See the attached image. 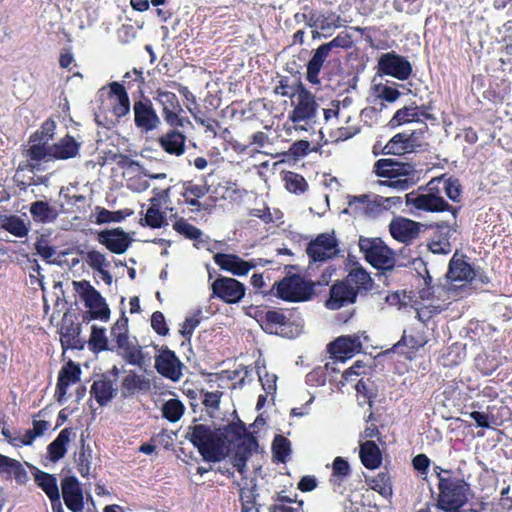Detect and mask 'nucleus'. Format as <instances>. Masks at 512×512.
Here are the masks:
<instances>
[{"instance_id": "nucleus-49", "label": "nucleus", "mask_w": 512, "mask_h": 512, "mask_svg": "<svg viewBox=\"0 0 512 512\" xmlns=\"http://www.w3.org/2000/svg\"><path fill=\"white\" fill-rule=\"evenodd\" d=\"M173 228L179 234L184 235L191 240H199L202 236V231L194 225L188 223L185 219L181 218L173 224Z\"/></svg>"}, {"instance_id": "nucleus-7", "label": "nucleus", "mask_w": 512, "mask_h": 512, "mask_svg": "<svg viewBox=\"0 0 512 512\" xmlns=\"http://www.w3.org/2000/svg\"><path fill=\"white\" fill-rule=\"evenodd\" d=\"M296 104L289 113L288 118L295 124V130H304L307 128L299 125L300 122H309L316 117L318 104L315 96L308 91L302 83L298 85V93L295 95Z\"/></svg>"}, {"instance_id": "nucleus-61", "label": "nucleus", "mask_w": 512, "mask_h": 512, "mask_svg": "<svg viewBox=\"0 0 512 512\" xmlns=\"http://www.w3.org/2000/svg\"><path fill=\"white\" fill-rule=\"evenodd\" d=\"M288 82L289 79L287 77L281 78L279 84L275 87V93L284 97H295V95L298 93V85L301 82L298 81L294 85H289Z\"/></svg>"}, {"instance_id": "nucleus-29", "label": "nucleus", "mask_w": 512, "mask_h": 512, "mask_svg": "<svg viewBox=\"0 0 512 512\" xmlns=\"http://www.w3.org/2000/svg\"><path fill=\"white\" fill-rule=\"evenodd\" d=\"M150 389V380L144 376L138 375L134 371H129L121 383V395L128 398L139 391Z\"/></svg>"}, {"instance_id": "nucleus-24", "label": "nucleus", "mask_w": 512, "mask_h": 512, "mask_svg": "<svg viewBox=\"0 0 512 512\" xmlns=\"http://www.w3.org/2000/svg\"><path fill=\"white\" fill-rule=\"evenodd\" d=\"M119 355L129 364L144 368L150 364V357H146L142 348L129 337L117 343Z\"/></svg>"}, {"instance_id": "nucleus-56", "label": "nucleus", "mask_w": 512, "mask_h": 512, "mask_svg": "<svg viewBox=\"0 0 512 512\" xmlns=\"http://www.w3.org/2000/svg\"><path fill=\"white\" fill-rule=\"evenodd\" d=\"M111 336L116 343L125 340L128 338V318L125 316V313L122 312L121 317L116 321V323L111 328Z\"/></svg>"}, {"instance_id": "nucleus-62", "label": "nucleus", "mask_w": 512, "mask_h": 512, "mask_svg": "<svg viewBox=\"0 0 512 512\" xmlns=\"http://www.w3.org/2000/svg\"><path fill=\"white\" fill-rule=\"evenodd\" d=\"M35 249L37 253L47 262V263H54L52 257L56 254V248L53 246L48 245V242L41 238L35 243Z\"/></svg>"}, {"instance_id": "nucleus-18", "label": "nucleus", "mask_w": 512, "mask_h": 512, "mask_svg": "<svg viewBox=\"0 0 512 512\" xmlns=\"http://www.w3.org/2000/svg\"><path fill=\"white\" fill-rule=\"evenodd\" d=\"M357 298L355 287L348 285L345 281L335 283L330 289V296L326 301V307L337 310L341 307L354 303Z\"/></svg>"}, {"instance_id": "nucleus-35", "label": "nucleus", "mask_w": 512, "mask_h": 512, "mask_svg": "<svg viewBox=\"0 0 512 512\" xmlns=\"http://www.w3.org/2000/svg\"><path fill=\"white\" fill-rule=\"evenodd\" d=\"M360 458L363 465L368 469H375L381 464L379 447L374 441H366L360 446Z\"/></svg>"}, {"instance_id": "nucleus-1", "label": "nucleus", "mask_w": 512, "mask_h": 512, "mask_svg": "<svg viewBox=\"0 0 512 512\" xmlns=\"http://www.w3.org/2000/svg\"><path fill=\"white\" fill-rule=\"evenodd\" d=\"M246 433L243 424L228 425L223 428H212L206 424H195L189 426L186 438L198 449L204 461L219 462L227 456L232 436L235 439L241 438Z\"/></svg>"}, {"instance_id": "nucleus-31", "label": "nucleus", "mask_w": 512, "mask_h": 512, "mask_svg": "<svg viewBox=\"0 0 512 512\" xmlns=\"http://www.w3.org/2000/svg\"><path fill=\"white\" fill-rule=\"evenodd\" d=\"M289 320L280 311L269 310L262 319V328L271 334H286Z\"/></svg>"}, {"instance_id": "nucleus-46", "label": "nucleus", "mask_w": 512, "mask_h": 512, "mask_svg": "<svg viewBox=\"0 0 512 512\" xmlns=\"http://www.w3.org/2000/svg\"><path fill=\"white\" fill-rule=\"evenodd\" d=\"M272 451L278 462L285 463L291 453V443L286 437L276 435L272 443Z\"/></svg>"}, {"instance_id": "nucleus-59", "label": "nucleus", "mask_w": 512, "mask_h": 512, "mask_svg": "<svg viewBox=\"0 0 512 512\" xmlns=\"http://www.w3.org/2000/svg\"><path fill=\"white\" fill-rule=\"evenodd\" d=\"M209 192V187L206 184L198 185L191 181L183 184L182 197L193 196L196 198H202Z\"/></svg>"}, {"instance_id": "nucleus-64", "label": "nucleus", "mask_w": 512, "mask_h": 512, "mask_svg": "<svg viewBox=\"0 0 512 512\" xmlns=\"http://www.w3.org/2000/svg\"><path fill=\"white\" fill-rule=\"evenodd\" d=\"M331 53L333 49L341 48L346 49L351 47L352 40L351 37L347 33L338 34L333 40L328 43L323 44Z\"/></svg>"}, {"instance_id": "nucleus-63", "label": "nucleus", "mask_w": 512, "mask_h": 512, "mask_svg": "<svg viewBox=\"0 0 512 512\" xmlns=\"http://www.w3.org/2000/svg\"><path fill=\"white\" fill-rule=\"evenodd\" d=\"M317 20H318V29L322 31H328L332 28L338 27V24L336 23L339 20V16H336L333 13H322L317 14Z\"/></svg>"}, {"instance_id": "nucleus-43", "label": "nucleus", "mask_w": 512, "mask_h": 512, "mask_svg": "<svg viewBox=\"0 0 512 512\" xmlns=\"http://www.w3.org/2000/svg\"><path fill=\"white\" fill-rule=\"evenodd\" d=\"M2 228L12 235L22 238L27 236L29 229L25 222L18 216H8L2 220Z\"/></svg>"}, {"instance_id": "nucleus-12", "label": "nucleus", "mask_w": 512, "mask_h": 512, "mask_svg": "<svg viewBox=\"0 0 512 512\" xmlns=\"http://www.w3.org/2000/svg\"><path fill=\"white\" fill-rule=\"evenodd\" d=\"M338 242L333 234L321 233L310 241L306 253L312 262H325L338 253Z\"/></svg>"}, {"instance_id": "nucleus-22", "label": "nucleus", "mask_w": 512, "mask_h": 512, "mask_svg": "<svg viewBox=\"0 0 512 512\" xmlns=\"http://www.w3.org/2000/svg\"><path fill=\"white\" fill-rule=\"evenodd\" d=\"M81 142L67 134L56 143L50 145V157L56 160H68L79 156Z\"/></svg>"}, {"instance_id": "nucleus-15", "label": "nucleus", "mask_w": 512, "mask_h": 512, "mask_svg": "<svg viewBox=\"0 0 512 512\" xmlns=\"http://www.w3.org/2000/svg\"><path fill=\"white\" fill-rule=\"evenodd\" d=\"M361 349L360 336L356 334L340 336L328 345L331 355L341 361L351 358L355 353L360 352Z\"/></svg>"}, {"instance_id": "nucleus-28", "label": "nucleus", "mask_w": 512, "mask_h": 512, "mask_svg": "<svg viewBox=\"0 0 512 512\" xmlns=\"http://www.w3.org/2000/svg\"><path fill=\"white\" fill-rule=\"evenodd\" d=\"M29 211L35 222L43 224L53 223L59 216L56 206L43 200L31 203Z\"/></svg>"}, {"instance_id": "nucleus-38", "label": "nucleus", "mask_w": 512, "mask_h": 512, "mask_svg": "<svg viewBox=\"0 0 512 512\" xmlns=\"http://www.w3.org/2000/svg\"><path fill=\"white\" fill-rule=\"evenodd\" d=\"M348 285H355L357 292L359 290H369L372 286V278L369 273L358 263L350 270L346 280Z\"/></svg>"}, {"instance_id": "nucleus-6", "label": "nucleus", "mask_w": 512, "mask_h": 512, "mask_svg": "<svg viewBox=\"0 0 512 512\" xmlns=\"http://www.w3.org/2000/svg\"><path fill=\"white\" fill-rule=\"evenodd\" d=\"M276 295L289 302H301L308 300L313 294V285L299 275L283 278L273 286Z\"/></svg>"}, {"instance_id": "nucleus-40", "label": "nucleus", "mask_w": 512, "mask_h": 512, "mask_svg": "<svg viewBox=\"0 0 512 512\" xmlns=\"http://www.w3.org/2000/svg\"><path fill=\"white\" fill-rule=\"evenodd\" d=\"M0 474H4L7 477L14 476L16 479L26 477V471L18 460L2 454H0Z\"/></svg>"}, {"instance_id": "nucleus-17", "label": "nucleus", "mask_w": 512, "mask_h": 512, "mask_svg": "<svg viewBox=\"0 0 512 512\" xmlns=\"http://www.w3.org/2000/svg\"><path fill=\"white\" fill-rule=\"evenodd\" d=\"M64 503L72 512H82L83 493L79 481L74 476L65 477L61 483Z\"/></svg>"}, {"instance_id": "nucleus-50", "label": "nucleus", "mask_w": 512, "mask_h": 512, "mask_svg": "<svg viewBox=\"0 0 512 512\" xmlns=\"http://www.w3.org/2000/svg\"><path fill=\"white\" fill-rule=\"evenodd\" d=\"M417 177H395L388 178V180H380L378 184L380 186H387L389 188H393L397 191H405L408 190L416 183Z\"/></svg>"}, {"instance_id": "nucleus-27", "label": "nucleus", "mask_w": 512, "mask_h": 512, "mask_svg": "<svg viewBox=\"0 0 512 512\" xmlns=\"http://www.w3.org/2000/svg\"><path fill=\"white\" fill-rule=\"evenodd\" d=\"M35 482L49 497L52 508L55 509L56 505H58L59 509L61 510L60 493L57 486L56 477L52 474L38 471L35 474Z\"/></svg>"}, {"instance_id": "nucleus-52", "label": "nucleus", "mask_w": 512, "mask_h": 512, "mask_svg": "<svg viewBox=\"0 0 512 512\" xmlns=\"http://www.w3.org/2000/svg\"><path fill=\"white\" fill-rule=\"evenodd\" d=\"M285 187L289 192L296 194L303 193L307 189V182L299 174L289 172L285 176Z\"/></svg>"}, {"instance_id": "nucleus-9", "label": "nucleus", "mask_w": 512, "mask_h": 512, "mask_svg": "<svg viewBox=\"0 0 512 512\" xmlns=\"http://www.w3.org/2000/svg\"><path fill=\"white\" fill-rule=\"evenodd\" d=\"M75 291L84 301L85 306L90 309L92 319L107 321L110 316V309L101 294L86 280L73 282Z\"/></svg>"}, {"instance_id": "nucleus-36", "label": "nucleus", "mask_w": 512, "mask_h": 512, "mask_svg": "<svg viewBox=\"0 0 512 512\" xmlns=\"http://www.w3.org/2000/svg\"><path fill=\"white\" fill-rule=\"evenodd\" d=\"M80 332V324H63L60 332L62 345L72 349L83 348L84 342L80 339Z\"/></svg>"}, {"instance_id": "nucleus-48", "label": "nucleus", "mask_w": 512, "mask_h": 512, "mask_svg": "<svg viewBox=\"0 0 512 512\" xmlns=\"http://www.w3.org/2000/svg\"><path fill=\"white\" fill-rule=\"evenodd\" d=\"M98 213L96 217L97 224H103L108 222H121L125 217L133 214V211H109L105 208L97 207Z\"/></svg>"}, {"instance_id": "nucleus-32", "label": "nucleus", "mask_w": 512, "mask_h": 512, "mask_svg": "<svg viewBox=\"0 0 512 512\" xmlns=\"http://www.w3.org/2000/svg\"><path fill=\"white\" fill-rule=\"evenodd\" d=\"M72 429L64 428L58 436L47 446V455L50 461L57 462L63 458L67 452V444L70 441Z\"/></svg>"}, {"instance_id": "nucleus-55", "label": "nucleus", "mask_w": 512, "mask_h": 512, "mask_svg": "<svg viewBox=\"0 0 512 512\" xmlns=\"http://www.w3.org/2000/svg\"><path fill=\"white\" fill-rule=\"evenodd\" d=\"M56 128V124L52 120H47L41 126V130L37 131L30 137L31 142L43 141L44 143H48L52 140L54 136V131Z\"/></svg>"}, {"instance_id": "nucleus-10", "label": "nucleus", "mask_w": 512, "mask_h": 512, "mask_svg": "<svg viewBox=\"0 0 512 512\" xmlns=\"http://www.w3.org/2000/svg\"><path fill=\"white\" fill-rule=\"evenodd\" d=\"M377 70L379 75H387L404 81L411 76L412 65L406 57L395 51H390L379 56Z\"/></svg>"}, {"instance_id": "nucleus-14", "label": "nucleus", "mask_w": 512, "mask_h": 512, "mask_svg": "<svg viewBox=\"0 0 512 512\" xmlns=\"http://www.w3.org/2000/svg\"><path fill=\"white\" fill-rule=\"evenodd\" d=\"M374 172L383 178L416 177L417 171L411 163L398 162L393 159H379L374 164Z\"/></svg>"}, {"instance_id": "nucleus-26", "label": "nucleus", "mask_w": 512, "mask_h": 512, "mask_svg": "<svg viewBox=\"0 0 512 512\" xmlns=\"http://www.w3.org/2000/svg\"><path fill=\"white\" fill-rule=\"evenodd\" d=\"M186 136L176 130L171 129L159 138V144L168 154L180 156L185 152Z\"/></svg>"}, {"instance_id": "nucleus-16", "label": "nucleus", "mask_w": 512, "mask_h": 512, "mask_svg": "<svg viewBox=\"0 0 512 512\" xmlns=\"http://www.w3.org/2000/svg\"><path fill=\"white\" fill-rule=\"evenodd\" d=\"M183 364L180 362L175 353L169 349H164L155 357V368L166 378L172 381H178L182 376Z\"/></svg>"}, {"instance_id": "nucleus-30", "label": "nucleus", "mask_w": 512, "mask_h": 512, "mask_svg": "<svg viewBox=\"0 0 512 512\" xmlns=\"http://www.w3.org/2000/svg\"><path fill=\"white\" fill-rule=\"evenodd\" d=\"M331 53L322 44L313 53L311 59L307 63L306 78L311 84H319V73L321 68Z\"/></svg>"}, {"instance_id": "nucleus-58", "label": "nucleus", "mask_w": 512, "mask_h": 512, "mask_svg": "<svg viewBox=\"0 0 512 512\" xmlns=\"http://www.w3.org/2000/svg\"><path fill=\"white\" fill-rule=\"evenodd\" d=\"M257 374L259 377V381L261 382L262 388L266 391V393H275L277 387V376L275 374L268 373L265 367L259 368Z\"/></svg>"}, {"instance_id": "nucleus-3", "label": "nucleus", "mask_w": 512, "mask_h": 512, "mask_svg": "<svg viewBox=\"0 0 512 512\" xmlns=\"http://www.w3.org/2000/svg\"><path fill=\"white\" fill-rule=\"evenodd\" d=\"M439 181H429L426 187L420 188L418 191H412L405 195L406 205L411 209L413 214L417 212H451V219L455 220L459 212L458 207L449 205L439 195V189L437 188Z\"/></svg>"}, {"instance_id": "nucleus-4", "label": "nucleus", "mask_w": 512, "mask_h": 512, "mask_svg": "<svg viewBox=\"0 0 512 512\" xmlns=\"http://www.w3.org/2000/svg\"><path fill=\"white\" fill-rule=\"evenodd\" d=\"M359 249L365 259L376 269L383 271L393 270L395 266V254L380 238H359Z\"/></svg>"}, {"instance_id": "nucleus-23", "label": "nucleus", "mask_w": 512, "mask_h": 512, "mask_svg": "<svg viewBox=\"0 0 512 512\" xmlns=\"http://www.w3.org/2000/svg\"><path fill=\"white\" fill-rule=\"evenodd\" d=\"M81 369L73 361L67 362L59 371L56 387L57 401L62 404L70 385L80 380Z\"/></svg>"}, {"instance_id": "nucleus-11", "label": "nucleus", "mask_w": 512, "mask_h": 512, "mask_svg": "<svg viewBox=\"0 0 512 512\" xmlns=\"http://www.w3.org/2000/svg\"><path fill=\"white\" fill-rule=\"evenodd\" d=\"M134 124L142 133H149L157 129L161 120L149 98H142L134 101L133 104Z\"/></svg>"}, {"instance_id": "nucleus-39", "label": "nucleus", "mask_w": 512, "mask_h": 512, "mask_svg": "<svg viewBox=\"0 0 512 512\" xmlns=\"http://www.w3.org/2000/svg\"><path fill=\"white\" fill-rule=\"evenodd\" d=\"M367 482L371 489L377 491L384 498L388 499L392 496V483L388 472H379L376 476L368 478Z\"/></svg>"}, {"instance_id": "nucleus-34", "label": "nucleus", "mask_w": 512, "mask_h": 512, "mask_svg": "<svg viewBox=\"0 0 512 512\" xmlns=\"http://www.w3.org/2000/svg\"><path fill=\"white\" fill-rule=\"evenodd\" d=\"M421 116L426 119L432 118L430 114L425 110H420L417 106L403 107L394 114L390 123L394 126L410 122H419Z\"/></svg>"}, {"instance_id": "nucleus-51", "label": "nucleus", "mask_w": 512, "mask_h": 512, "mask_svg": "<svg viewBox=\"0 0 512 512\" xmlns=\"http://www.w3.org/2000/svg\"><path fill=\"white\" fill-rule=\"evenodd\" d=\"M435 232L432 239L448 240L456 232V219L452 221L447 220L434 224Z\"/></svg>"}, {"instance_id": "nucleus-20", "label": "nucleus", "mask_w": 512, "mask_h": 512, "mask_svg": "<svg viewBox=\"0 0 512 512\" xmlns=\"http://www.w3.org/2000/svg\"><path fill=\"white\" fill-rule=\"evenodd\" d=\"M213 259L222 270L237 276L246 275L256 266L254 261H245L235 254L217 253Z\"/></svg>"}, {"instance_id": "nucleus-25", "label": "nucleus", "mask_w": 512, "mask_h": 512, "mask_svg": "<svg viewBox=\"0 0 512 512\" xmlns=\"http://www.w3.org/2000/svg\"><path fill=\"white\" fill-rule=\"evenodd\" d=\"M117 386L108 375H102L91 386L90 393L100 406H106L117 394Z\"/></svg>"}, {"instance_id": "nucleus-2", "label": "nucleus", "mask_w": 512, "mask_h": 512, "mask_svg": "<svg viewBox=\"0 0 512 512\" xmlns=\"http://www.w3.org/2000/svg\"><path fill=\"white\" fill-rule=\"evenodd\" d=\"M438 478V506L446 512H458L468 501L470 485L454 477L449 470L435 468Z\"/></svg>"}, {"instance_id": "nucleus-45", "label": "nucleus", "mask_w": 512, "mask_h": 512, "mask_svg": "<svg viewBox=\"0 0 512 512\" xmlns=\"http://www.w3.org/2000/svg\"><path fill=\"white\" fill-rule=\"evenodd\" d=\"M185 407L179 399H169L162 407V415L170 422H177L184 414Z\"/></svg>"}, {"instance_id": "nucleus-47", "label": "nucleus", "mask_w": 512, "mask_h": 512, "mask_svg": "<svg viewBox=\"0 0 512 512\" xmlns=\"http://www.w3.org/2000/svg\"><path fill=\"white\" fill-rule=\"evenodd\" d=\"M368 202V195H359L349 197L348 207L343 210V213L350 214L354 218L366 216V204Z\"/></svg>"}, {"instance_id": "nucleus-53", "label": "nucleus", "mask_w": 512, "mask_h": 512, "mask_svg": "<svg viewBox=\"0 0 512 512\" xmlns=\"http://www.w3.org/2000/svg\"><path fill=\"white\" fill-rule=\"evenodd\" d=\"M258 448V443L253 435H248L237 445L235 453L248 461Z\"/></svg>"}, {"instance_id": "nucleus-19", "label": "nucleus", "mask_w": 512, "mask_h": 512, "mask_svg": "<svg viewBox=\"0 0 512 512\" xmlns=\"http://www.w3.org/2000/svg\"><path fill=\"white\" fill-rule=\"evenodd\" d=\"M421 224L407 218H395L389 225L392 237L402 243L409 244L420 233Z\"/></svg>"}, {"instance_id": "nucleus-54", "label": "nucleus", "mask_w": 512, "mask_h": 512, "mask_svg": "<svg viewBox=\"0 0 512 512\" xmlns=\"http://www.w3.org/2000/svg\"><path fill=\"white\" fill-rule=\"evenodd\" d=\"M106 330L97 326L92 327L89 345L93 350H106L108 340L106 337Z\"/></svg>"}, {"instance_id": "nucleus-41", "label": "nucleus", "mask_w": 512, "mask_h": 512, "mask_svg": "<svg viewBox=\"0 0 512 512\" xmlns=\"http://www.w3.org/2000/svg\"><path fill=\"white\" fill-rule=\"evenodd\" d=\"M32 142L33 144L25 151V157L29 158L39 169L42 160H51L50 144L43 141Z\"/></svg>"}, {"instance_id": "nucleus-42", "label": "nucleus", "mask_w": 512, "mask_h": 512, "mask_svg": "<svg viewBox=\"0 0 512 512\" xmlns=\"http://www.w3.org/2000/svg\"><path fill=\"white\" fill-rule=\"evenodd\" d=\"M351 469L349 463L342 457H336L332 464V475L330 482L334 486H340L348 478Z\"/></svg>"}, {"instance_id": "nucleus-44", "label": "nucleus", "mask_w": 512, "mask_h": 512, "mask_svg": "<svg viewBox=\"0 0 512 512\" xmlns=\"http://www.w3.org/2000/svg\"><path fill=\"white\" fill-rule=\"evenodd\" d=\"M154 99L162 106V113L168 111H183L178 97L173 92L158 90Z\"/></svg>"}, {"instance_id": "nucleus-57", "label": "nucleus", "mask_w": 512, "mask_h": 512, "mask_svg": "<svg viewBox=\"0 0 512 512\" xmlns=\"http://www.w3.org/2000/svg\"><path fill=\"white\" fill-rule=\"evenodd\" d=\"M87 264L93 270H100L104 267H108L110 262L106 259L105 255L97 250H90L86 253L84 257Z\"/></svg>"}, {"instance_id": "nucleus-33", "label": "nucleus", "mask_w": 512, "mask_h": 512, "mask_svg": "<svg viewBox=\"0 0 512 512\" xmlns=\"http://www.w3.org/2000/svg\"><path fill=\"white\" fill-rule=\"evenodd\" d=\"M168 190H158L154 189L153 193L155 194V197L151 198V207L148 208L146 215H145V221L148 226L152 228H159L161 227L164 216L160 212L158 206L160 205V198L167 196Z\"/></svg>"}, {"instance_id": "nucleus-37", "label": "nucleus", "mask_w": 512, "mask_h": 512, "mask_svg": "<svg viewBox=\"0 0 512 512\" xmlns=\"http://www.w3.org/2000/svg\"><path fill=\"white\" fill-rule=\"evenodd\" d=\"M431 181H439L437 188L439 189V195L444 192L446 196L453 202H459L461 197V184L457 178L448 177L445 175L441 177L433 178Z\"/></svg>"}, {"instance_id": "nucleus-60", "label": "nucleus", "mask_w": 512, "mask_h": 512, "mask_svg": "<svg viewBox=\"0 0 512 512\" xmlns=\"http://www.w3.org/2000/svg\"><path fill=\"white\" fill-rule=\"evenodd\" d=\"M76 461L80 475L82 477H87L90 474L91 469V453L86 451L84 444H82Z\"/></svg>"}, {"instance_id": "nucleus-13", "label": "nucleus", "mask_w": 512, "mask_h": 512, "mask_svg": "<svg viewBox=\"0 0 512 512\" xmlns=\"http://www.w3.org/2000/svg\"><path fill=\"white\" fill-rule=\"evenodd\" d=\"M213 295L226 303H237L245 295L244 285L234 278L219 277L212 283Z\"/></svg>"}, {"instance_id": "nucleus-5", "label": "nucleus", "mask_w": 512, "mask_h": 512, "mask_svg": "<svg viewBox=\"0 0 512 512\" xmlns=\"http://www.w3.org/2000/svg\"><path fill=\"white\" fill-rule=\"evenodd\" d=\"M446 276L451 283L464 281L473 289H481L490 282L482 269L474 268L463 258L455 256L449 262Z\"/></svg>"}, {"instance_id": "nucleus-8", "label": "nucleus", "mask_w": 512, "mask_h": 512, "mask_svg": "<svg viewBox=\"0 0 512 512\" xmlns=\"http://www.w3.org/2000/svg\"><path fill=\"white\" fill-rule=\"evenodd\" d=\"M426 131L427 125L422 122L418 129L396 134L385 145L384 153L402 155L416 151V149L422 147Z\"/></svg>"}, {"instance_id": "nucleus-21", "label": "nucleus", "mask_w": 512, "mask_h": 512, "mask_svg": "<svg viewBox=\"0 0 512 512\" xmlns=\"http://www.w3.org/2000/svg\"><path fill=\"white\" fill-rule=\"evenodd\" d=\"M98 241L115 254L124 253L130 246L127 234L120 228L99 232Z\"/></svg>"}]
</instances>
